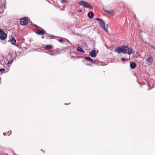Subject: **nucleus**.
Masks as SVG:
<instances>
[{
	"label": "nucleus",
	"instance_id": "412c9836",
	"mask_svg": "<svg viewBox=\"0 0 155 155\" xmlns=\"http://www.w3.org/2000/svg\"><path fill=\"white\" fill-rule=\"evenodd\" d=\"M61 2L62 3H64L66 2V1L65 0H61Z\"/></svg>",
	"mask_w": 155,
	"mask_h": 155
},
{
	"label": "nucleus",
	"instance_id": "9d476101",
	"mask_svg": "<svg viewBox=\"0 0 155 155\" xmlns=\"http://www.w3.org/2000/svg\"><path fill=\"white\" fill-rule=\"evenodd\" d=\"M137 66V64L134 62H133L130 64V67L131 69H135Z\"/></svg>",
	"mask_w": 155,
	"mask_h": 155
},
{
	"label": "nucleus",
	"instance_id": "6e6552de",
	"mask_svg": "<svg viewBox=\"0 0 155 155\" xmlns=\"http://www.w3.org/2000/svg\"><path fill=\"white\" fill-rule=\"evenodd\" d=\"M103 10L105 12L109 15H112L114 13V10H111L109 11H107L105 9H103Z\"/></svg>",
	"mask_w": 155,
	"mask_h": 155
},
{
	"label": "nucleus",
	"instance_id": "393cba45",
	"mask_svg": "<svg viewBox=\"0 0 155 155\" xmlns=\"http://www.w3.org/2000/svg\"><path fill=\"white\" fill-rule=\"evenodd\" d=\"M80 12H82V10H80Z\"/></svg>",
	"mask_w": 155,
	"mask_h": 155
},
{
	"label": "nucleus",
	"instance_id": "f3484780",
	"mask_svg": "<svg viewBox=\"0 0 155 155\" xmlns=\"http://www.w3.org/2000/svg\"><path fill=\"white\" fill-rule=\"evenodd\" d=\"M121 60L123 62H124L126 61L127 60V59L126 60L124 58H121Z\"/></svg>",
	"mask_w": 155,
	"mask_h": 155
},
{
	"label": "nucleus",
	"instance_id": "6ab92c4d",
	"mask_svg": "<svg viewBox=\"0 0 155 155\" xmlns=\"http://www.w3.org/2000/svg\"><path fill=\"white\" fill-rule=\"evenodd\" d=\"M150 46L151 47L153 48L155 50V47L153 45H150Z\"/></svg>",
	"mask_w": 155,
	"mask_h": 155
},
{
	"label": "nucleus",
	"instance_id": "20e7f679",
	"mask_svg": "<svg viewBox=\"0 0 155 155\" xmlns=\"http://www.w3.org/2000/svg\"><path fill=\"white\" fill-rule=\"evenodd\" d=\"M7 37V34L2 29H0V39L1 40H5Z\"/></svg>",
	"mask_w": 155,
	"mask_h": 155
},
{
	"label": "nucleus",
	"instance_id": "a211bd4d",
	"mask_svg": "<svg viewBox=\"0 0 155 155\" xmlns=\"http://www.w3.org/2000/svg\"><path fill=\"white\" fill-rule=\"evenodd\" d=\"M5 69L3 68H1V69L0 68V72L4 71H5Z\"/></svg>",
	"mask_w": 155,
	"mask_h": 155
},
{
	"label": "nucleus",
	"instance_id": "4468645a",
	"mask_svg": "<svg viewBox=\"0 0 155 155\" xmlns=\"http://www.w3.org/2000/svg\"><path fill=\"white\" fill-rule=\"evenodd\" d=\"M52 48V46L50 45H48L45 47V49L46 50L51 49Z\"/></svg>",
	"mask_w": 155,
	"mask_h": 155
},
{
	"label": "nucleus",
	"instance_id": "2eb2a0df",
	"mask_svg": "<svg viewBox=\"0 0 155 155\" xmlns=\"http://www.w3.org/2000/svg\"><path fill=\"white\" fill-rule=\"evenodd\" d=\"M85 59H87L89 61H90L91 62H93V60L90 57H86L85 58ZM94 61L95 62V60Z\"/></svg>",
	"mask_w": 155,
	"mask_h": 155
},
{
	"label": "nucleus",
	"instance_id": "9b49d317",
	"mask_svg": "<svg viewBox=\"0 0 155 155\" xmlns=\"http://www.w3.org/2000/svg\"><path fill=\"white\" fill-rule=\"evenodd\" d=\"M9 42L11 41L12 42V44L13 45H15L16 42V41L15 39L12 36L11 37V38L8 41Z\"/></svg>",
	"mask_w": 155,
	"mask_h": 155
},
{
	"label": "nucleus",
	"instance_id": "423d86ee",
	"mask_svg": "<svg viewBox=\"0 0 155 155\" xmlns=\"http://www.w3.org/2000/svg\"><path fill=\"white\" fill-rule=\"evenodd\" d=\"M153 59L152 57L150 56L148 57L146 60V61H147V63L149 65L151 64L153 62Z\"/></svg>",
	"mask_w": 155,
	"mask_h": 155
},
{
	"label": "nucleus",
	"instance_id": "1a4fd4ad",
	"mask_svg": "<svg viewBox=\"0 0 155 155\" xmlns=\"http://www.w3.org/2000/svg\"><path fill=\"white\" fill-rule=\"evenodd\" d=\"M36 32L38 34L43 35L45 34L46 32L44 30H41L38 29L36 30Z\"/></svg>",
	"mask_w": 155,
	"mask_h": 155
},
{
	"label": "nucleus",
	"instance_id": "39448f33",
	"mask_svg": "<svg viewBox=\"0 0 155 155\" xmlns=\"http://www.w3.org/2000/svg\"><path fill=\"white\" fill-rule=\"evenodd\" d=\"M28 20L27 17H25L21 18L20 21V24L21 25H25L28 23Z\"/></svg>",
	"mask_w": 155,
	"mask_h": 155
},
{
	"label": "nucleus",
	"instance_id": "dca6fc26",
	"mask_svg": "<svg viewBox=\"0 0 155 155\" xmlns=\"http://www.w3.org/2000/svg\"><path fill=\"white\" fill-rule=\"evenodd\" d=\"M13 61V60L12 59L10 61H8L7 64H11Z\"/></svg>",
	"mask_w": 155,
	"mask_h": 155
},
{
	"label": "nucleus",
	"instance_id": "0eeeda50",
	"mask_svg": "<svg viewBox=\"0 0 155 155\" xmlns=\"http://www.w3.org/2000/svg\"><path fill=\"white\" fill-rule=\"evenodd\" d=\"M97 55V54L95 50H93L91 51L89 53V55L92 57H95Z\"/></svg>",
	"mask_w": 155,
	"mask_h": 155
},
{
	"label": "nucleus",
	"instance_id": "ddd939ff",
	"mask_svg": "<svg viewBox=\"0 0 155 155\" xmlns=\"http://www.w3.org/2000/svg\"><path fill=\"white\" fill-rule=\"evenodd\" d=\"M77 51L83 53L84 52V51L80 47H78L77 49Z\"/></svg>",
	"mask_w": 155,
	"mask_h": 155
},
{
	"label": "nucleus",
	"instance_id": "5701e85b",
	"mask_svg": "<svg viewBox=\"0 0 155 155\" xmlns=\"http://www.w3.org/2000/svg\"><path fill=\"white\" fill-rule=\"evenodd\" d=\"M75 57H74V56H72L71 57V58H74ZM76 58H79V57H75Z\"/></svg>",
	"mask_w": 155,
	"mask_h": 155
},
{
	"label": "nucleus",
	"instance_id": "f03ea898",
	"mask_svg": "<svg viewBox=\"0 0 155 155\" xmlns=\"http://www.w3.org/2000/svg\"><path fill=\"white\" fill-rule=\"evenodd\" d=\"M96 19L98 21L101 26L103 28V30L106 32H108L107 25L103 21V20L99 18H96Z\"/></svg>",
	"mask_w": 155,
	"mask_h": 155
},
{
	"label": "nucleus",
	"instance_id": "f8f14e48",
	"mask_svg": "<svg viewBox=\"0 0 155 155\" xmlns=\"http://www.w3.org/2000/svg\"><path fill=\"white\" fill-rule=\"evenodd\" d=\"M94 15V14L92 12H89L87 14V15L90 18H92Z\"/></svg>",
	"mask_w": 155,
	"mask_h": 155
},
{
	"label": "nucleus",
	"instance_id": "f257e3e1",
	"mask_svg": "<svg viewBox=\"0 0 155 155\" xmlns=\"http://www.w3.org/2000/svg\"><path fill=\"white\" fill-rule=\"evenodd\" d=\"M114 51L119 53L120 52L124 53V54H131L133 51L131 48H129L128 46L123 45L121 47H117L114 49Z\"/></svg>",
	"mask_w": 155,
	"mask_h": 155
},
{
	"label": "nucleus",
	"instance_id": "a878e982",
	"mask_svg": "<svg viewBox=\"0 0 155 155\" xmlns=\"http://www.w3.org/2000/svg\"><path fill=\"white\" fill-rule=\"evenodd\" d=\"M42 38H44V36H42Z\"/></svg>",
	"mask_w": 155,
	"mask_h": 155
},
{
	"label": "nucleus",
	"instance_id": "aec40b11",
	"mask_svg": "<svg viewBox=\"0 0 155 155\" xmlns=\"http://www.w3.org/2000/svg\"><path fill=\"white\" fill-rule=\"evenodd\" d=\"M64 41L62 39H60L59 40V41L60 42H61Z\"/></svg>",
	"mask_w": 155,
	"mask_h": 155
},
{
	"label": "nucleus",
	"instance_id": "7ed1b4c3",
	"mask_svg": "<svg viewBox=\"0 0 155 155\" xmlns=\"http://www.w3.org/2000/svg\"><path fill=\"white\" fill-rule=\"evenodd\" d=\"M79 4L84 7L89 8L90 9L93 8L91 4L84 1H81L79 2Z\"/></svg>",
	"mask_w": 155,
	"mask_h": 155
},
{
	"label": "nucleus",
	"instance_id": "b1692460",
	"mask_svg": "<svg viewBox=\"0 0 155 155\" xmlns=\"http://www.w3.org/2000/svg\"><path fill=\"white\" fill-rule=\"evenodd\" d=\"M5 3L6 2H5V4H4V8H5Z\"/></svg>",
	"mask_w": 155,
	"mask_h": 155
},
{
	"label": "nucleus",
	"instance_id": "4be33fe9",
	"mask_svg": "<svg viewBox=\"0 0 155 155\" xmlns=\"http://www.w3.org/2000/svg\"><path fill=\"white\" fill-rule=\"evenodd\" d=\"M86 65H87L90 66H92L91 64H86Z\"/></svg>",
	"mask_w": 155,
	"mask_h": 155
}]
</instances>
